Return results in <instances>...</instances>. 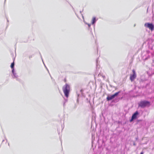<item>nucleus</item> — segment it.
I'll use <instances>...</instances> for the list:
<instances>
[{
	"instance_id": "obj_1",
	"label": "nucleus",
	"mask_w": 154,
	"mask_h": 154,
	"mask_svg": "<svg viewBox=\"0 0 154 154\" xmlns=\"http://www.w3.org/2000/svg\"><path fill=\"white\" fill-rule=\"evenodd\" d=\"M63 91L65 95L67 97H68L69 95V86L67 85H65V86L63 89Z\"/></svg>"
},
{
	"instance_id": "obj_2",
	"label": "nucleus",
	"mask_w": 154,
	"mask_h": 154,
	"mask_svg": "<svg viewBox=\"0 0 154 154\" xmlns=\"http://www.w3.org/2000/svg\"><path fill=\"white\" fill-rule=\"evenodd\" d=\"M144 26L146 27H148L151 30H153V26L152 24L148 23H146L144 24Z\"/></svg>"
},
{
	"instance_id": "obj_3",
	"label": "nucleus",
	"mask_w": 154,
	"mask_h": 154,
	"mask_svg": "<svg viewBox=\"0 0 154 154\" xmlns=\"http://www.w3.org/2000/svg\"><path fill=\"white\" fill-rule=\"evenodd\" d=\"M132 71L133 72V74L132 75H131L130 76V80L131 81L134 80V79L136 77V74L135 72V71L134 70H132Z\"/></svg>"
},
{
	"instance_id": "obj_4",
	"label": "nucleus",
	"mask_w": 154,
	"mask_h": 154,
	"mask_svg": "<svg viewBox=\"0 0 154 154\" xmlns=\"http://www.w3.org/2000/svg\"><path fill=\"white\" fill-rule=\"evenodd\" d=\"M138 114V112L137 111L136 112L134 113L132 116L131 119L130 120V122H131L133 119H136Z\"/></svg>"
},
{
	"instance_id": "obj_5",
	"label": "nucleus",
	"mask_w": 154,
	"mask_h": 154,
	"mask_svg": "<svg viewBox=\"0 0 154 154\" xmlns=\"http://www.w3.org/2000/svg\"><path fill=\"white\" fill-rule=\"evenodd\" d=\"M141 104L140 105V106L142 107L149 104V103L148 102L145 101L141 102Z\"/></svg>"
},
{
	"instance_id": "obj_6",
	"label": "nucleus",
	"mask_w": 154,
	"mask_h": 154,
	"mask_svg": "<svg viewBox=\"0 0 154 154\" xmlns=\"http://www.w3.org/2000/svg\"><path fill=\"white\" fill-rule=\"evenodd\" d=\"M114 97V95H112L110 96L107 97V99L108 100H112V99H113Z\"/></svg>"
},
{
	"instance_id": "obj_7",
	"label": "nucleus",
	"mask_w": 154,
	"mask_h": 154,
	"mask_svg": "<svg viewBox=\"0 0 154 154\" xmlns=\"http://www.w3.org/2000/svg\"><path fill=\"white\" fill-rule=\"evenodd\" d=\"M95 21H96L95 17H94L93 18V19H92V24H94L95 23Z\"/></svg>"
},
{
	"instance_id": "obj_8",
	"label": "nucleus",
	"mask_w": 154,
	"mask_h": 154,
	"mask_svg": "<svg viewBox=\"0 0 154 154\" xmlns=\"http://www.w3.org/2000/svg\"><path fill=\"white\" fill-rule=\"evenodd\" d=\"M14 66V62L12 63L11 65V67L12 68H13Z\"/></svg>"
},
{
	"instance_id": "obj_9",
	"label": "nucleus",
	"mask_w": 154,
	"mask_h": 154,
	"mask_svg": "<svg viewBox=\"0 0 154 154\" xmlns=\"http://www.w3.org/2000/svg\"><path fill=\"white\" fill-rule=\"evenodd\" d=\"M118 92L114 94H113V95H114V97H115V96H117L118 94Z\"/></svg>"
},
{
	"instance_id": "obj_10",
	"label": "nucleus",
	"mask_w": 154,
	"mask_h": 154,
	"mask_svg": "<svg viewBox=\"0 0 154 154\" xmlns=\"http://www.w3.org/2000/svg\"><path fill=\"white\" fill-rule=\"evenodd\" d=\"M13 69V70H12V72L13 73V74H14V69L13 68H12Z\"/></svg>"
},
{
	"instance_id": "obj_11",
	"label": "nucleus",
	"mask_w": 154,
	"mask_h": 154,
	"mask_svg": "<svg viewBox=\"0 0 154 154\" xmlns=\"http://www.w3.org/2000/svg\"><path fill=\"white\" fill-rule=\"evenodd\" d=\"M88 26H90V24H88Z\"/></svg>"
},
{
	"instance_id": "obj_12",
	"label": "nucleus",
	"mask_w": 154,
	"mask_h": 154,
	"mask_svg": "<svg viewBox=\"0 0 154 154\" xmlns=\"http://www.w3.org/2000/svg\"><path fill=\"white\" fill-rule=\"evenodd\" d=\"M140 154H143V152H141Z\"/></svg>"
}]
</instances>
